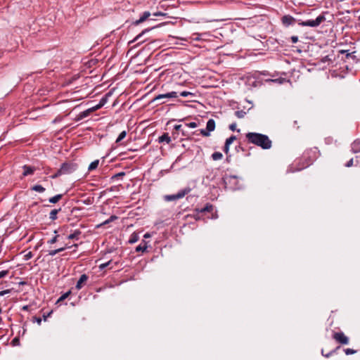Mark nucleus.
I'll return each instance as SVG.
<instances>
[{
    "label": "nucleus",
    "mask_w": 360,
    "mask_h": 360,
    "mask_svg": "<svg viewBox=\"0 0 360 360\" xmlns=\"http://www.w3.org/2000/svg\"><path fill=\"white\" fill-rule=\"evenodd\" d=\"M248 141L263 149H269L271 147V141L264 134L249 132L246 134Z\"/></svg>",
    "instance_id": "1"
},
{
    "label": "nucleus",
    "mask_w": 360,
    "mask_h": 360,
    "mask_svg": "<svg viewBox=\"0 0 360 360\" xmlns=\"http://www.w3.org/2000/svg\"><path fill=\"white\" fill-rule=\"evenodd\" d=\"M224 183L225 187L230 190H237L240 188V186L238 184L239 181L235 176H226L224 178Z\"/></svg>",
    "instance_id": "2"
},
{
    "label": "nucleus",
    "mask_w": 360,
    "mask_h": 360,
    "mask_svg": "<svg viewBox=\"0 0 360 360\" xmlns=\"http://www.w3.org/2000/svg\"><path fill=\"white\" fill-rule=\"evenodd\" d=\"M326 20L324 15H319L315 20H308L306 21H301L297 20V24L303 26H309L311 27H318L321 23Z\"/></svg>",
    "instance_id": "3"
},
{
    "label": "nucleus",
    "mask_w": 360,
    "mask_h": 360,
    "mask_svg": "<svg viewBox=\"0 0 360 360\" xmlns=\"http://www.w3.org/2000/svg\"><path fill=\"white\" fill-rule=\"evenodd\" d=\"M76 169L77 165L75 164L70 162H65L61 165L60 168L59 169V173L68 174L73 172Z\"/></svg>",
    "instance_id": "4"
},
{
    "label": "nucleus",
    "mask_w": 360,
    "mask_h": 360,
    "mask_svg": "<svg viewBox=\"0 0 360 360\" xmlns=\"http://www.w3.org/2000/svg\"><path fill=\"white\" fill-rule=\"evenodd\" d=\"M191 191V188H184V190L182 191H180L179 192H178L175 195H166L165 197V200H167V201H172V200H177V199H180V198H184L186 194H188L189 192Z\"/></svg>",
    "instance_id": "5"
},
{
    "label": "nucleus",
    "mask_w": 360,
    "mask_h": 360,
    "mask_svg": "<svg viewBox=\"0 0 360 360\" xmlns=\"http://www.w3.org/2000/svg\"><path fill=\"white\" fill-rule=\"evenodd\" d=\"M333 338L341 345H347L349 343V338L342 332L334 333Z\"/></svg>",
    "instance_id": "6"
},
{
    "label": "nucleus",
    "mask_w": 360,
    "mask_h": 360,
    "mask_svg": "<svg viewBox=\"0 0 360 360\" xmlns=\"http://www.w3.org/2000/svg\"><path fill=\"white\" fill-rule=\"evenodd\" d=\"M178 94L176 91H171L167 94H159L153 98V101H159L165 98H176Z\"/></svg>",
    "instance_id": "7"
},
{
    "label": "nucleus",
    "mask_w": 360,
    "mask_h": 360,
    "mask_svg": "<svg viewBox=\"0 0 360 360\" xmlns=\"http://www.w3.org/2000/svg\"><path fill=\"white\" fill-rule=\"evenodd\" d=\"M107 101H108V95H106L105 97H103L100 100L99 103L97 105H96L95 106L90 108V110L94 112V111L101 108L107 103Z\"/></svg>",
    "instance_id": "8"
},
{
    "label": "nucleus",
    "mask_w": 360,
    "mask_h": 360,
    "mask_svg": "<svg viewBox=\"0 0 360 360\" xmlns=\"http://www.w3.org/2000/svg\"><path fill=\"white\" fill-rule=\"evenodd\" d=\"M87 280H88V276L86 274H82L77 283L76 288L77 290H80L84 286V285L86 283Z\"/></svg>",
    "instance_id": "9"
},
{
    "label": "nucleus",
    "mask_w": 360,
    "mask_h": 360,
    "mask_svg": "<svg viewBox=\"0 0 360 360\" xmlns=\"http://www.w3.org/2000/svg\"><path fill=\"white\" fill-rule=\"evenodd\" d=\"M22 169L24 170L23 173H22V176H23L31 175L35 171V168L34 167H30V166H28V165H24L22 167Z\"/></svg>",
    "instance_id": "10"
},
{
    "label": "nucleus",
    "mask_w": 360,
    "mask_h": 360,
    "mask_svg": "<svg viewBox=\"0 0 360 360\" xmlns=\"http://www.w3.org/2000/svg\"><path fill=\"white\" fill-rule=\"evenodd\" d=\"M207 131L211 132L215 129V122L213 119H210L207 122L206 126Z\"/></svg>",
    "instance_id": "11"
},
{
    "label": "nucleus",
    "mask_w": 360,
    "mask_h": 360,
    "mask_svg": "<svg viewBox=\"0 0 360 360\" xmlns=\"http://www.w3.org/2000/svg\"><path fill=\"white\" fill-rule=\"evenodd\" d=\"M150 15V12L148 11H146L143 13V15L139 19L137 20L134 24L135 25H139L141 23H142L143 22H144L146 19H148V18Z\"/></svg>",
    "instance_id": "12"
},
{
    "label": "nucleus",
    "mask_w": 360,
    "mask_h": 360,
    "mask_svg": "<svg viewBox=\"0 0 360 360\" xmlns=\"http://www.w3.org/2000/svg\"><path fill=\"white\" fill-rule=\"evenodd\" d=\"M352 150L354 153L360 152V141L356 140L352 143Z\"/></svg>",
    "instance_id": "13"
},
{
    "label": "nucleus",
    "mask_w": 360,
    "mask_h": 360,
    "mask_svg": "<svg viewBox=\"0 0 360 360\" xmlns=\"http://www.w3.org/2000/svg\"><path fill=\"white\" fill-rule=\"evenodd\" d=\"M171 141V139L169 136L168 134L165 133L161 136L159 137V142H166L167 143H169Z\"/></svg>",
    "instance_id": "14"
},
{
    "label": "nucleus",
    "mask_w": 360,
    "mask_h": 360,
    "mask_svg": "<svg viewBox=\"0 0 360 360\" xmlns=\"http://www.w3.org/2000/svg\"><path fill=\"white\" fill-rule=\"evenodd\" d=\"M282 22L285 25L289 26L292 22V17L290 15H285L282 18Z\"/></svg>",
    "instance_id": "15"
},
{
    "label": "nucleus",
    "mask_w": 360,
    "mask_h": 360,
    "mask_svg": "<svg viewBox=\"0 0 360 360\" xmlns=\"http://www.w3.org/2000/svg\"><path fill=\"white\" fill-rule=\"evenodd\" d=\"M60 211V209H54L51 211L49 214V219L51 220H56L57 219V214Z\"/></svg>",
    "instance_id": "16"
},
{
    "label": "nucleus",
    "mask_w": 360,
    "mask_h": 360,
    "mask_svg": "<svg viewBox=\"0 0 360 360\" xmlns=\"http://www.w3.org/2000/svg\"><path fill=\"white\" fill-rule=\"evenodd\" d=\"M63 197V195L62 194H58V195H56L52 198H50L49 201L51 202V203H56L58 202Z\"/></svg>",
    "instance_id": "17"
},
{
    "label": "nucleus",
    "mask_w": 360,
    "mask_h": 360,
    "mask_svg": "<svg viewBox=\"0 0 360 360\" xmlns=\"http://www.w3.org/2000/svg\"><path fill=\"white\" fill-rule=\"evenodd\" d=\"M81 234V231H79V230H76L72 234H70L68 236V239H71V240H78V237Z\"/></svg>",
    "instance_id": "18"
},
{
    "label": "nucleus",
    "mask_w": 360,
    "mask_h": 360,
    "mask_svg": "<svg viewBox=\"0 0 360 360\" xmlns=\"http://www.w3.org/2000/svg\"><path fill=\"white\" fill-rule=\"evenodd\" d=\"M223 158V155L220 152H215L212 155L213 160H219Z\"/></svg>",
    "instance_id": "19"
},
{
    "label": "nucleus",
    "mask_w": 360,
    "mask_h": 360,
    "mask_svg": "<svg viewBox=\"0 0 360 360\" xmlns=\"http://www.w3.org/2000/svg\"><path fill=\"white\" fill-rule=\"evenodd\" d=\"M213 210V206L210 204H207L205 207L199 210L200 212H211Z\"/></svg>",
    "instance_id": "20"
},
{
    "label": "nucleus",
    "mask_w": 360,
    "mask_h": 360,
    "mask_svg": "<svg viewBox=\"0 0 360 360\" xmlns=\"http://www.w3.org/2000/svg\"><path fill=\"white\" fill-rule=\"evenodd\" d=\"M98 163H99L98 160H94V162H92L89 166V168H88L89 170L91 171V170L96 169L98 165Z\"/></svg>",
    "instance_id": "21"
},
{
    "label": "nucleus",
    "mask_w": 360,
    "mask_h": 360,
    "mask_svg": "<svg viewBox=\"0 0 360 360\" xmlns=\"http://www.w3.org/2000/svg\"><path fill=\"white\" fill-rule=\"evenodd\" d=\"M139 240V236L137 233H133L131 236H130V238H129V242L130 243H136L137 240Z\"/></svg>",
    "instance_id": "22"
},
{
    "label": "nucleus",
    "mask_w": 360,
    "mask_h": 360,
    "mask_svg": "<svg viewBox=\"0 0 360 360\" xmlns=\"http://www.w3.org/2000/svg\"><path fill=\"white\" fill-rule=\"evenodd\" d=\"M32 189L39 193H43L45 191V188L41 185H35Z\"/></svg>",
    "instance_id": "23"
},
{
    "label": "nucleus",
    "mask_w": 360,
    "mask_h": 360,
    "mask_svg": "<svg viewBox=\"0 0 360 360\" xmlns=\"http://www.w3.org/2000/svg\"><path fill=\"white\" fill-rule=\"evenodd\" d=\"M64 250H65V248H60L57 250H51V251H49V255L51 256H54L57 253L63 251Z\"/></svg>",
    "instance_id": "24"
},
{
    "label": "nucleus",
    "mask_w": 360,
    "mask_h": 360,
    "mask_svg": "<svg viewBox=\"0 0 360 360\" xmlns=\"http://www.w3.org/2000/svg\"><path fill=\"white\" fill-rule=\"evenodd\" d=\"M126 134H127V132H126L125 131H122V132L119 134V136H118V137H117V140H116V143H119V142H120L122 139H124L125 138V136H126Z\"/></svg>",
    "instance_id": "25"
},
{
    "label": "nucleus",
    "mask_w": 360,
    "mask_h": 360,
    "mask_svg": "<svg viewBox=\"0 0 360 360\" xmlns=\"http://www.w3.org/2000/svg\"><path fill=\"white\" fill-rule=\"evenodd\" d=\"M246 112L243 110H238L235 112V115L238 118H243L244 117Z\"/></svg>",
    "instance_id": "26"
},
{
    "label": "nucleus",
    "mask_w": 360,
    "mask_h": 360,
    "mask_svg": "<svg viewBox=\"0 0 360 360\" xmlns=\"http://www.w3.org/2000/svg\"><path fill=\"white\" fill-rule=\"evenodd\" d=\"M147 248V245L146 244L144 245H139L136 248V252H144Z\"/></svg>",
    "instance_id": "27"
},
{
    "label": "nucleus",
    "mask_w": 360,
    "mask_h": 360,
    "mask_svg": "<svg viewBox=\"0 0 360 360\" xmlns=\"http://www.w3.org/2000/svg\"><path fill=\"white\" fill-rule=\"evenodd\" d=\"M174 129L176 131H181L183 136H186V131L182 129V126L181 124L175 125L174 126Z\"/></svg>",
    "instance_id": "28"
},
{
    "label": "nucleus",
    "mask_w": 360,
    "mask_h": 360,
    "mask_svg": "<svg viewBox=\"0 0 360 360\" xmlns=\"http://www.w3.org/2000/svg\"><path fill=\"white\" fill-rule=\"evenodd\" d=\"M236 139V137L235 136H231L229 139L226 140V145H231L235 140Z\"/></svg>",
    "instance_id": "29"
},
{
    "label": "nucleus",
    "mask_w": 360,
    "mask_h": 360,
    "mask_svg": "<svg viewBox=\"0 0 360 360\" xmlns=\"http://www.w3.org/2000/svg\"><path fill=\"white\" fill-rule=\"evenodd\" d=\"M111 262H112V261H111V260H110V261H108V262H105V263L101 264L99 265V269H100L101 270L104 269L105 268H106L107 266H108L110 264Z\"/></svg>",
    "instance_id": "30"
},
{
    "label": "nucleus",
    "mask_w": 360,
    "mask_h": 360,
    "mask_svg": "<svg viewBox=\"0 0 360 360\" xmlns=\"http://www.w3.org/2000/svg\"><path fill=\"white\" fill-rule=\"evenodd\" d=\"M116 219H117V217H116L115 215H112L108 219L105 221L101 225L107 224L110 223V221H112L113 220H115Z\"/></svg>",
    "instance_id": "31"
},
{
    "label": "nucleus",
    "mask_w": 360,
    "mask_h": 360,
    "mask_svg": "<svg viewBox=\"0 0 360 360\" xmlns=\"http://www.w3.org/2000/svg\"><path fill=\"white\" fill-rule=\"evenodd\" d=\"M345 353L347 355H350V354H353L356 353V351L353 349L347 348V349H345Z\"/></svg>",
    "instance_id": "32"
},
{
    "label": "nucleus",
    "mask_w": 360,
    "mask_h": 360,
    "mask_svg": "<svg viewBox=\"0 0 360 360\" xmlns=\"http://www.w3.org/2000/svg\"><path fill=\"white\" fill-rule=\"evenodd\" d=\"M179 95H180L181 96H183V97H186V96H189V95H193V94H192L191 92H190V91H181V92L179 94Z\"/></svg>",
    "instance_id": "33"
},
{
    "label": "nucleus",
    "mask_w": 360,
    "mask_h": 360,
    "mask_svg": "<svg viewBox=\"0 0 360 360\" xmlns=\"http://www.w3.org/2000/svg\"><path fill=\"white\" fill-rule=\"evenodd\" d=\"M210 132L207 131V129H201L200 130V134L203 136H210Z\"/></svg>",
    "instance_id": "34"
},
{
    "label": "nucleus",
    "mask_w": 360,
    "mask_h": 360,
    "mask_svg": "<svg viewBox=\"0 0 360 360\" xmlns=\"http://www.w3.org/2000/svg\"><path fill=\"white\" fill-rule=\"evenodd\" d=\"M186 126L190 128H195L198 127V124L196 122H192L188 124H186Z\"/></svg>",
    "instance_id": "35"
},
{
    "label": "nucleus",
    "mask_w": 360,
    "mask_h": 360,
    "mask_svg": "<svg viewBox=\"0 0 360 360\" xmlns=\"http://www.w3.org/2000/svg\"><path fill=\"white\" fill-rule=\"evenodd\" d=\"M93 111L90 110V108L84 111L82 115H81V117H86L90 112H92Z\"/></svg>",
    "instance_id": "36"
},
{
    "label": "nucleus",
    "mask_w": 360,
    "mask_h": 360,
    "mask_svg": "<svg viewBox=\"0 0 360 360\" xmlns=\"http://www.w3.org/2000/svg\"><path fill=\"white\" fill-rule=\"evenodd\" d=\"M70 292H68L66 293H65L64 295H63L58 300V301H61V300H65V298H67L68 297V295H70Z\"/></svg>",
    "instance_id": "37"
},
{
    "label": "nucleus",
    "mask_w": 360,
    "mask_h": 360,
    "mask_svg": "<svg viewBox=\"0 0 360 360\" xmlns=\"http://www.w3.org/2000/svg\"><path fill=\"white\" fill-rule=\"evenodd\" d=\"M340 53L342 54L345 53L347 58H349L351 56V53L347 50H340Z\"/></svg>",
    "instance_id": "38"
},
{
    "label": "nucleus",
    "mask_w": 360,
    "mask_h": 360,
    "mask_svg": "<svg viewBox=\"0 0 360 360\" xmlns=\"http://www.w3.org/2000/svg\"><path fill=\"white\" fill-rule=\"evenodd\" d=\"M148 32V30H143L141 34H138L134 41H137L145 32Z\"/></svg>",
    "instance_id": "39"
},
{
    "label": "nucleus",
    "mask_w": 360,
    "mask_h": 360,
    "mask_svg": "<svg viewBox=\"0 0 360 360\" xmlns=\"http://www.w3.org/2000/svg\"><path fill=\"white\" fill-rule=\"evenodd\" d=\"M62 174H63V173H59V169H58V172L56 174H54L53 175L51 176V178L52 179H55V178H57L58 176H60Z\"/></svg>",
    "instance_id": "40"
},
{
    "label": "nucleus",
    "mask_w": 360,
    "mask_h": 360,
    "mask_svg": "<svg viewBox=\"0 0 360 360\" xmlns=\"http://www.w3.org/2000/svg\"><path fill=\"white\" fill-rule=\"evenodd\" d=\"M11 290H5L0 292V296H4V295L9 293Z\"/></svg>",
    "instance_id": "41"
},
{
    "label": "nucleus",
    "mask_w": 360,
    "mask_h": 360,
    "mask_svg": "<svg viewBox=\"0 0 360 360\" xmlns=\"http://www.w3.org/2000/svg\"><path fill=\"white\" fill-rule=\"evenodd\" d=\"M8 271H0V278L4 277L6 275H7Z\"/></svg>",
    "instance_id": "42"
},
{
    "label": "nucleus",
    "mask_w": 360,
    "mask_h": 360,
    "mask_svg": "<svg viewBox=\"0 0 360 360\" xmlns=\"http://www.w3.org/2000/svg\"><path fill=\"white\" fill-rule=\"evenodd\" d=\"M353 165V159H350L347 163L345 165L346 167H349Z\"/></svg>",
    "instance_id": "43"
},
{
    "label": "nucleus",
    "mask_w": 360,
    "mask_h": 360,
    "mask_svg": "<svg viewBox=\"0 0 360 360\" xmlns=\"http://www.w3.org/2000/svg\"><path fill=\"white\" fill-rule=\"evenodd\" d=\"M58 236H54L52 239H51L49 243L53 244L57 241Z\"/></svg>",
    "instance_id": "44"
},
{
    "label": "nucleus",
    "mask_w": 360,
    "mask_h": 360,
    "mask_svg": "<svg viewBox=\"0 0 360 360\" xmlns=\"http://www.w3.org/2000/svg\"><path fill=\"white\" fill-rule=\"evenodd\" d=\"M229 147H230V146L229 145H226V143H225V146H224V150L225 153L227 154L229 153Z\"/></svg>",
    "instance_id": "45"
},
{
    "label": "nucleus",
    "mask_w": 360,
    "mask_h": 360,
    "mask_svg": "<svg viewBox=\"0 0 360 360\" xmlns=\"http://www.w3.org/2000/svg\"><path fill=\"white\" fill-rule=\"evenodd\" d=\"M229 129H230L231 131H234V130H236V124H235V123L231 124L229 126Z\"/></svg>",
    "instance_id": "46"
},
{
    "label": "nucleus",
    "mask_w": 360,
    "mask_h": 360,
    "mask_svg": "<svg viewBox=\"0 0 360 360\" xmlns=\"http://www.w3.org/2000/svg\"><path fill=\"white\" fill-rule=\"evenodd\" d=\"M335 352V350L332 351V352H330V353H328V354H324V353H323V350L322 349L321 353H322V354H323V356H325L326 357H328L331 354H333V352Z\"/></svg>",
    "instance_id": "47"
},
{
    "label": "nucleus",
    "mask_w": 360,
    "mask_h": 360,
    "mask_svg": "<svg viewBox=\"0 0 360 360\" xmlns=\"http://www.w3.org/2000/svg\"><path fill=\"white\" fill-rule=\"evenodd\" d=\"M153 15H154L155 16L165 15V13H161V12L155 13Z\"/></svg>",
    "instance_id": "48"
},
{
    "label": "nucleus",
    "mask_w": 360,
    "mask_h": 360,
    "mask_svg": "<svg viewBox=\"0 0 360 360\" xmlns=\"http://www.w3.org/2000/svg\"><path fill=\"white\" fill-rule=\"evenodd\" d=\"M26 259H30L32 257V253L30 252L25 255Z\"/></svg>",
    "instance_id": "49"
},
{
    "label": "nucleus",
    "mask_w": 360,
    "mask_h": 360,
    "mask_svg": "<svg viewBox=\"0 0 360 360\" xmlns=\"http://www.w3.org/2000/svg\"><path fill=\"white\" fill-rule=\"evenodd\" d=\"M124 172H120V173H118L117 174H116L115 176H124Z\"/></svg>",
    "instance_id": "50"
},
{
    "label": "nucleus",
    "mask_w": 360,
    "mask_h": 360,
    "mask_svg": "<svg viewBox=\"0 0 360 360\" xmlns=\"http://www.w3.org/2000/svg\"><path fill=\"white\" fill-rule=\"evenodd\" d=\"M37 323H38L39 324H40V323H41V319H40V318H39V319H37Z\"/></svg>",
    "instance_id": "51"
},
{
    "label": "nucleus",
    "mask_w": 360,
    "mask_h": 360,
    "mask_svg": "<svg viewBox=\"0 0 360 360\" xmlns=\"http://www.w3.org/2000/svg\"><path fill=\"white\" fill-rule=\"evenodd\" d=\"M278 81H279V83H283V81H285V79H278Z\"/></svg>",
    "instance_id": "52"
},
{
    "label": "nucleus",
    "mask_w": 360,
    "mask_h": 360,
    "mask_svg": "<svg viewBox=\"0 0 360 360\" xmlns=\"http://www.w3.org/2000/svg\"><path fill=\"white\" fill-rule=\"evenodd\" d=\"M150 236V235L148 233H146L144 235V238H148Z\"/></svg>",
    "instance_id": "53"
},
{
    "label": "nucleus",
    "mask_w": 360,
    "mask_h": 360,
    "mask_svg": "<svg viewBox=\"0 0 360 360\" xmlns=\"http://www.w3.org/2000/svg\"><path fill=\"white\" fill-rule=\"evenodd\" d=\"M297 37H294V43L297 42Z\"/></svg>",
    "instance_id": "54"
},
{
    "label": "nucleus",
    "mask_w": 360,
    "mask_h": 360,
    "mask_svg": "<svg viewBox=\"0 0 360 360\" xmlns=\"http://www.w3.org/2000/svg\"><path fill=\"white\" fill-rule=\"evenodd\" d=\"M165 103V101H162L160 102V104H162V103Z\"/></svg>",
    "instance_id": "55"
}]
</instances>
